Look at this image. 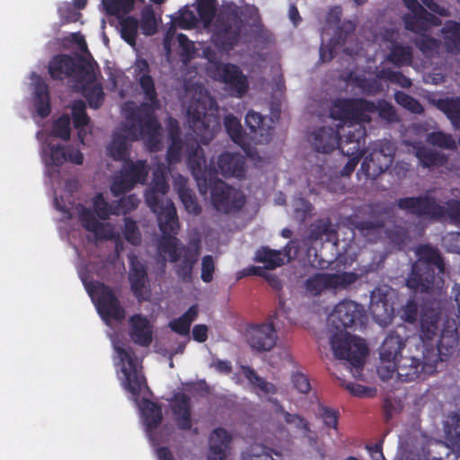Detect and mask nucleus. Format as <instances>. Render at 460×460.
I'll return each instance as SVG.
<instances>
[{
  "instance_id": "1",
  "label": "nucleus",
  "mask_w": 460,
  "mask_h": 460,
  "mask_svg": "<svg viewBox=\"0 0 460 460\" xmlns=\"http://www.w3.org/2000/svg\"><path fill=\"white\" fill-rule=\"evenodd\" d=\"M438 315L434 310L421 312L419 323L420 344L417 349L422 357L414 356L411 359L404 358L399 363L400 352L403 340L397 333H390L380 348V365L378 374L382 379L393 377L394 373L401 377L412 379L420 374L429 375L434 371L433 363L437 360L436 350L440 358L451 355L457 347V327L455 320L447 319L438 336Z\"/></svg>"
},
{
  "instance_id": "2",
  "label": "nucleus",
  "mask_w": 460,
  "mask_h": 460,
  "mask_svg": "<svg viewBox=\"0 0 460 460\" xmlns=\"http://www.w3.org/2000/svg\"><path fill=\"white\" fill-rule=\"evenodd\" d=\"M111 339L117 377L123 389L137 402L141 424L154 446L158 447L159 438H164V431L160 428L163 420L162 408L146 398L148 389L139 358L133 355L130 347L121 341L118 335L111 336Z\"/></svg>"
},
{
  "instance_id": "3",
  "label": "nucleus",
  "mask_w": 460,
  "mask_h": 460,
  "mask_svg": "<svg viewBox=\"0 0 460 460\" xmlns=\"http://www.w3.org/2000/svg\"><path fill=\"white\" fill-rule=\"evenodd\" d=\"M164 167H158L154 172V180L146 193L147 206L157 214L158 223L163 233L159 241L158 252L161 257L176 263V272L180 278H189L196 261L199 250L178 247L174 237L178 228L176 211L173 204L164 199L168 186L164 181Z\"/></svg>"
},
{
  "instance_id": "4",
  "label": "nucleus",
  "mask_w": 460,
  "mask_h": 460,
  "mask_svg": "<svg viewBox=\"0 0 460 460\" xmlns=\"http://www.w3.org/2000/svg\"><path fill=\"white\" fill-rule=\"evenodd\" d=\"M241 28L236 22L223 24L213 35V45L217 48V51L211 49V47H207L203 50V56L209 63V75L215 80L224 82L230 91L238 95L246 91V78L236 66L229 64L223 65L218 61L222 58L223 53L232 49L241 41Z\"/></svg>"
},
{
  "instance_id": "5",
  "label": "nucleus",
  "mask_w": 460,
  "mask_h": 460,
  "mask_svg": "<svg viewBox=\"0 0 460 460\" xmlns=\"http://www.w3.org/2000/svg\"><path fill=\"white\" fill-rule=\"evenodd\" d=\"M188 95L194 101L187 108L188 123L196 137L203 144L208 143L219 128V119L214 102L206 90H188Z\"/></svg>"
},
{
  "instance_id": "6",
  "label": "nucleus",
  "mask_w": 460,
  "mask_h": 460,
  "mask_svg": "<svg viewBox=\"0 0 460 460\" xmlns=\"http://www.w3.org/2000/svg\"><path fill=\"white\" fill-rule=\"evenodd\" d=\"M330 117L333 121H337V130L341 128L344 130L345 128L354 127V123L350 124L348 119L340 120L332 118V111ZM356 134L351 135V130L348 131V136L344 140L339 141L341 133L334 131L332 128H321L312 134V144L318 152L329 153L340 146L341 151L348 156L358 158L362 155L361 139L365 135V131L360 125L356 128Z\"/></svg>"
},
{
  "instance_id": "7",
  "label": "nucleus",
  "mask_w": 460,
  "mask_h": 460,
  "mask_svg": "<svg viewBox=\"0 0 460 460\" xmlns=\"http://www.w3.org/2000/svg\"><path fill=\"white\" fill-rule=\"evenodd\" d=\"M376 112L387 120H392L394 118L393 108L385 102H379L376 107L373 103L361 100H339L332 107V118L340 120L348 119L350 124L353 121L356 127L361 122L369 121Z\"/></svg>"
},
{
  "instance_id": "8",
  "label": "nucleus",
  "mask_w": 460,
  "mask_h": 460,
  "mask_svg": "<svg viewBox=\"0 0 460 460\" xmlns=\"http://www.w3.org/2000/svg\"><path fill=\"white\" fill-rule=\"evenodd\" d=\"M330 346L335 358L348 361L354 369L352 375L359 376V367L363 365L367 353V345L360 337L351 334L348 330L331 331Z\"/></svg>"
},
{
  "instance_id": "9",
  "label": "nucleus",
  "mask_w": 460,
  "mask_h": 460,
  "mask_svg": "<svg viewBox=\"0 0 460 460\" xmlns=\"http://www.w3.org/2000/svg\"><path fill=\"white\" fill-rule=\"evenodd\" d=\"M198 21L194 13L188 6L181 9L178 14L171 16V28L167 31L164 38V48L169 56L177 52L184 62L192 58L195 53L194 43L189 40L184 34H176L175 28L178 26L189 30L194 28Z\"/></svg>"
},
{
  "instance_id": "10",
  "label": "nucleus",
  "mask_w": 460,
  "mask_h": 460,
  "mask_svg": "<svg viewBox=\"0 0 460 460\" xmlns=\"http://www.w3.org/2000/svg\"><path fill=\"white\" fill-rule=\"evenodd\" d=\"M418 255L420 259L412 269L407 286L415 291H424L435 281V269L438 272L443 271V263L438 252L429 246L419 248Z\"/></svg>"
},
{
  "instance_id": "11",
  "label": "nucleus",
  "mask_w": 460,
  "mask_h": 460,
  "mask_svg": "<svg viewBox=\"0 0 460 460\" xmlns=\"http://www.w3.org/2000/svg\"><path fill=\"white\" fill-rule=\"evenodd\" d=\"M73 77L76 82L75 87L88 100L90 107L98 108L102 104L103 93L97 81L96 63L88 56L84 57L76 71L74 72Z\"/></svg>"
},
{
  "instance_id": "12",
  "label": "nucleus",
  "mask_w": 460,
  "mask_h": 460,
  "mask_svg": "<svg viewBox=\"0 0 460 460\" xmlns=\"http://www.w3.org/2000/svg\"><path fill=\"white\" fill-rule=\"evenodd\" d=\"M55 207L63 213V218L76 216L83 227L95 241L106 240L114 237V230L111 225L99 222L92 214L90 208L84 205L71 207V202L61 204L58 198H55Z\"/></svg>"
},
{
  "instance_id": "13",
  "label": "nucleus",
  "mask_w": 460,
  "mask_h": 460,
  "mask_svg": "<svg viewBox=\"0 0 460 460\" xmlns=\"http://www.w3.org/2000/svg\"><path fill=\"white\" fill-rule=\"evenodd\" d=\"M81 279L99 314L108 325L112 320L120 321L124 318V310L107 287L100 283L90 282L83 275H81Z\"/></svg>"
},
{
  "instance_id": "14",
  "label": "nucleus",
  "mask_w": 460,
  "mask_h": 460,
  "mask_svg": "<svg viewBox=\"0 0 460 460\" xmlns=\"http://www.w3.org/2000/svg\"><path fill=\"white\" fill-rule=\"evenodd\" d=\"M138 2L143 3L144 0H102V5L106 13L119 18L120 36L132 47L136 45L138 22L132 16L120 18V15L131 12Z\"/></svg>"
},
{
  "instance_id": "15",
  "label": "nucleus",
  "mask_w": 460,
  "mask_h": 460,
  "mask_svg": "<svg viewBox=\"0 0 460 460\" xmlns=\"http://www.w3.org/2000/svg\"><path fill=\"white\" fill-rule=\"evenodd\" d=\"M37 137L44 141L42 147V160L45 165L50 169L58 167L65 162L69 161L75 164H81L84 161L83 154L75 149L66 152L65 149L53 143L52 136H45L43 133H38Z\"/></svg>"
},
{
  "instance_id": "16",
  "label": "nucleus",
  "mask_w": 460,
  "mask_h": 460,
  "mask_svg": "<svg viewBox=\"0 0 460 460\" xmlns=\"http://www.w3.org/2000/svg\"><path fill=\"white\" fill-rule=\"evenodd\" d=\"M399 206L402 208L410 209L413 213L427 214L431 217H446L447 215L451 219L460 223V201L448 203L447 212L428 199H403L400 200Z\"/></svg>"
},
{
  "instance_id": "17",
  "label": "nucleus",
  "mask_w": 460,
  "mask_h": 460,
  "mask_svg": "<svg viewBox=\"0 0 460 460\" xmlns=\"http://www.w3.org/2000/svg\"><path fill=\"white\" fill-rule=\"evenodd\" d=\"M210 181L211 202L217 210L231 212L243 204V196L236 190L230 189L222 181Z\"/></svg>"
},
{
  "instance_id": "18",
  "label": "nucleus",
  "mask_w": 460,
  "mask_h": 460,
  "mask_svg": "<svg viewBox=\"0 0 460 460\" xmlns=\"http://www.w3.org/2000/svg\"><path fill=\"white\" fill-rule=\"evenodd\" d=\"M394 296V291L388 288H378L372 292L370 310L380 325H386L394 315V306L390 305Z\"/></svg>"
},
{
  "instance_id": "19",
  "label": "nucleus",
  "mask_w": 460,
  "mask_h": 460,
  "mask_svg": "<svg viewBox=\"0 0 460 460\" xmlns=\"http://www.w3.org/2000/svg\"><path fill=\"white\" fill-rule=\"evenodd\" d=\"M146 174V165L142 161L125 165L124 172L117 176L111 185V192L119 196L131 190L137 182H141Z\"/></svg>"
},
{
  "instance_id": "20",
  "label": "nucleus",
  "mask_w": 460,
  "mask_h": 460,
  "mask_svg": "<svg viewBox=\"0 0 460 460\" xmlns=\"http://www.w3.org/2000/svg\"><path fill=\"white\" fill-rule=\"evenodd\" d=\"M361 315V308L352 301L340 303L330 315V321L332 324V331L347 330L351 327Z\"/></svg>"
},
{
  "instance_id": "21",
  "label": "nucleus",
  "mask_w": 460,
  "mask_h": 460,
  "mask_svg": "<svg viewBox=\"0 0 460 460\" xmlns=\"http://www.w3.org/2000/svg\"><path fill=\"white\" fill-rule=\"evenodd\" d=\"M31 95L30 104L40 118H45L50 112V102L48 87L42 78L36 75L31 76Z\"/></svg>"
},
{
  "instance_id": "22",
  "label": "nucleus",
  "mask_w": 460,
  "mask_h": 460,
  "mask_svg": "<svg viewBox=\"0 0 460 460\" xmlns=\"http://www.w3.org/2000/svg\"><path fill=\"white\" fill-rule=\"evenodd\" d=\"M275 325L264 323L260 326L252 327L248 332L247 340L250 346L256 350H270L277 341Z\"/></svg>"
},
{
  "instance_id": "23",
  "label": "nucleus",
  "mask_w": 460,
  "mask_h": 460,
  "mask_svg": "<svg viewBox=\"0 0 460 460\" xmlns=\"http://www.w3.org/2000/svg\"><path fill=\"white\" fill-rule=\"evenodd\" d=\"M405 5L411 13L405 16V26L408 30L419 31H426L431 24H438V19L433 14L423 10L416 0H403Z\"/></svg>"
},
{
  "instance_id": "24",
  "label": "nucleus",
  "mask_w": 460,
  "mask_h": 460,
  "mask_svg": "<svg viewBox=\"0 0 460 460\" xmlns=\"http://www.w3.org/2000/svg\"><path fill=\"white\" fill-rule=\"evenodd\" d=\"M128 333L135 343L147 347L153 341L154 326L146 317L135 314L129 319Z\"/></svg>"
},
{
  "instance_id": "25",
  "label": "nucleus",
  "mask_w": 460,
  "mask_h": 460,
  "mask_svg": "<svg viewBox=\"0 0 460 460\" xmlns=\"http://www.w3.org/2000/svg\"><path fill=\"white\" fill-rule=\"evenodd\" d=\"M129 261L131 266L129 280L132 290L139 299H147L150 296V291L146 286V277L144 266L134 256H130Z\"/></svg>"
},
{
  "instance_id": "26",
  "label": "nucleus",
  "mask_w": 460,
  "mask_h": 460,
  "mask_svg": "<svg viewBox=\"0 0 460 460\" xmlns=\"http://www.w3.org/2000/svg\"><path fill=\"white\" fill-rule=\"evenodd\" d=\"M186 152L188 153V159L190 167L192 170V173L197 180L198 186L199 188L200 192L204 193V187L207 185V176L210 177V171L202 170V158L199 155L200 149L199 147L194 145L190 139H188L186 143Z\"/></svg>"
},
{
  "instance_id": "27",
  "label": "nucleus",
  "mask_w": 460,
  "mask_h": 460,
  "mask_svg": "<svg viewBox=\"0 0 460 460\" xmlns=\"http://www.w3.org/2000/svg\"><path fill=\"white\" fill-rule=\"evenodd\" d=\"M293 244H288L284 252L269 248H261L256 252L255 261L265 265L266 269L272 270L290 261Z\"/></svg>"
},
{
  "instance_id": "28",
  "label": "nucleus",
  "mask_w": 460,
  "mask_h": 460,
  "mask_svg": "<svg viewBox=\"0 0 460 460\" xmlns=\"http://www.w3.org/2000/svg\"><path fill=\"white\" fill-rule=\"evenodd\" d=\"M172 418L178 428L189 429L191 428V417L189 402L185 395L176 394L171 402Z\"/></svg>"
},
{
  "instance_id": "29",
  "label": "nucleus",
  "mask_w": 460,
  "mask_h": 460,
  "mask_svg": "<svg viewBox=\"0 0 460 460\" xmlns=\"http://www.w3.org/2000/svg\"><path fill=\"white\" fill-rule=\"evenodd\" d=\"M135 138H137V135L131 130L124 129L123 132H116L107 147L108 155L115 160L124 159L128 152V141Z\"/></svg>"
},
{
  "instance_id": "30",
  "label": "nucleus",
  "mask_w": 460,
  "mask_h": 460,
  "mask_svg": "<svg viewBox=\"0 0 460 460\" xmlns=\"http://www.w3.org/2000/svg\"><path fill=\"white\" fill-rule=\"evenodd\" d=\"M243 378L247 380L248 384L252 386L254 391L261 397L270 396L276 392V387L272 384L267 383L257 376L250 368L242 367L236 377V381L243 382Z\"/></svg>"
},
{
  "instance_id": "31",
  "label": "nucleus",
  "mask_w": 460,
  "mask_h": 460,
  "mask_svg": "<svg viewBox=\"0 0 460 460\" xmlns=\"http://www.w3.org/2000/svg\"><path fill=\"white\" fill-rule=\"evenodd\" d=\"M148 65L146 61L138 59L137 60L134 70L135 72H138L137 75V78L139 80L140 85L145 93L146 98L150 103L146 102L144 107L150 106L153 107L155 104V93L154 88L153 80L150 76L146 74L147 70Z\"/></svg>"
},
{
  "instance_id": "32",
  "label": "nucleus",
  "mask_w": 460,
  "mask_h": 460,
  "mask_svg": "<svg viewBox=\"0 0 460 460\" xmlns=\"http://www.w3.org/2000/svg\"><path fill=\"white\" fill-rule=\"evenodd\" d=\"M218 170L225 176L242 177L244 172L243 157L230 154L221 155L218 159Z\"/></svg>"
},
{
  "instance_id": "33",
  "label": "nucleus",
  "mask_w": 460,
  "mask_h": 460,
  "mask_svg": "<svg viewBox=\"0 0 460 460\" xmlns=\"http://www.w3.org/2000/svg\"><path fill=\"white\" fill-rule=\"evenodd\" d=\"M72 114L74 118V125L78 129V137L81 143L84 145L86 135L91 133L89 118L84 112V103L81 101L75 102L72 106Z\"/></svg>"
},
{
  "instance_id": "34",
  "label": "nucleus",
  "mask_w": 460,
  "mask_h": 460,
  "mask_svg": "<svg viewBox=\"0 0 460 460\" xmlns=\"http://www.w3.org/2000/svg\"><path fill=\"white\" fill-rule=\"evenodd\" d=\"M75 66L74 60L66 56H57L49 65V73L54 79H63L68 76Z\"/></svg>"
},
{
  "instance_id": "35",
  "label": "nucleus",
  "mask_w": 460,
  "mask_h": 460,
  "mask_svg": "<svg viewBox=\"0 0 460 460\" xmlns=\"http://www.w3.org/2000/svg\"><path fill=\"white\" fill-rule=\"evenodd\" d=\"M444 47L450 52H460V24L448 22L442 30Z\"/></svg>"
},
{
  "instance_id": "36",
  "label": "nucleus",
  "mask_w": 460,
  "mask_h": 460,
  "mask_svg": "<svg viewBox=\"0 0 460 460\" xmlns=\"http://www.w3.org/2000/svg\"><path fill=\"white\" fill-rule=\"evenodd\" d=\"M199 312V310L198 305L190 306L182 316L172 321L170 323V327L172 331L179 334H188L190 326L191 323L197 318Z\"/></svg>"
},
{
  "instance_id": "37",
  "label": "nucleus",
  "mask_w": 460,
  "mask_h": 460,
  "mask_svg": "<svg viewBox=\"0 0 460 460\" xmlns=\"http://www.w3.org/2000/svg\"><path fill=\"white\" fill-rule=\"evenodd\" d=\"M232 435L222 428L215 429L208 438V450L228 451Z\"/></svg>"
},
{
  "instance_id": "38",
  "label": "nucleus",
  "mask_w": 460,
  "mask_h": 460,
  "mask_svg": "<svg viewBox=\"0 0 460 460\" xmlns=\"http://www.w3.org/2000/svg\"><path fill=\"white\" fill-rule=\"evenodd\" d=\"M433 102L454 124L460 122V99H434Z\"/></svg>"
},
{
  "instance_id": "39",
  "label": "nucleus",
  "mask_w": 460,
  "mask_h": 460,
  "mask_svg": "<svg viewBox=\"0 0 460 460\" xmlns=\"http://www.w3.org/2000/svg\"><path fill=\"white\" fill-rule=\"evenodd\" d=\"M391 163L392 158L390 154H384L382 150L380 152H375L371 161L369 163H364L363 166L366 167L368 175L374 176L376 173L388 168Z\"/></svg>"
},
{
  "instance_id": "40",
  "label": "nucleus",
  "mask_w": 460,
  "mask_h": 460,
  "mask_svg": "<svg viewBox=\"0 0 460 460\" xmlns=\"http://www.w3.org/2000/svg\"><path fill=\"white\" fill-rule=\"evenodd\" d=\"M140 136L149 148H158L157 144L159 142L160 134L158 132L156 121L153 118L148 117L146 119L144 123V128L141 129Z\"/></svg>"
},
{
  "instance_id": "41",
  "label": "nucleus",
  "mask_w": 460,
  "mask_h": 460,
  "mask_svg": "<svg viewBox=\"0 0 460 460\" xmlns=\"http://www.w3.org/2000/svg\"><path fill=\"white\" fill-rule=\"evenodd\" d=\"M185 180L182 177L175 179V187L179 193L180 199L185 207V209L188 213L197 214L199 210V206L194 200L190 190L185 188Z\"/></svg>"
},
{
  "instance_id": "42",
  "label": "nucleus",
  "mask_w": 460,
  "mask_h": 460,
  "mask_svg": "<svg viewBox=\"0 0 460 460\" xmlns=\"http://www.w3.org/2000/svg\"><path fill=\"white\" fill-rule=\"evenodd\" d=\"M161 22V17H156L153 10L146 7L141 13L140 30L145 35H153L157 31Z\"/></svg>"
},
{
  "instance_id": "43",
  "label": "nucleus",
  "mask_w": 460,
  "mask_h": 460,
  "mask_svg": "<svg viewBox=\"0 0 460 460\" xmlns=\"http://www.w3.org/2000/svg\"><path fill=\"white\" fill-rule=\"evenodd\" d=\"M199 21L208 27L216 14V0H196Z\"/></svg>"
},
{
  "instance_id": "44",
  "label": "nucleus",
  "mask_w": 460,
  "mask_h": 460,
  "mask_svg": "<svg viewBox=\"0 0 460 460\" xmlns=\"http://www.w3.org/2000/svg\"><path fill=\"white\" fill-rule=\"evenodd\" d=\"M329 273L316 274L306 282V289L312 295L320 294L325 289L331 288Z\"/></svg>"
},
{
  "instance_id": "45",
  "label": "nucleus",
  "mask_w": 460,
  "mask_h": 460,
  "mask_svg": "<svg viewBox=\"0 0 460 460\" xmlns=\"http://www.w3.org/2000/svg\"><path fill=\"white\" fill-rule=\"evenodd\" d=\"M246 125L251 128L252 132L259 131L261 142H267L269 140V129L264 128L262 119L260 114L250 111L247 113L245 118Z\"/></svg>"
},
{
  "instance_id": "46",
  "label": "nucleus",
  "mask_w": 460,
  "mask_h": 460,
  "mask_svg": "<svg viewBox=\"0 0 460 460\" xmlns=\"http://www.w3.org/2000/svg\"><path fill=\"white\" fill-rule=\"evenodd\" d=\"M283 416L287 423L294 425L296 428L302 430L304 437L311 446L316 447V438L314 434L308 430L307 424L302 418L287 412L283 413Z\"/></svg>"
},
{
  "instance_id": "47",
  "label": "nucleus",
  "mask_w": 460,
  "mask_h": 460,
  "mask_svg": "<svg viewBox=\"0 0 460 460\" xmlns=\"http://www.w3.org/2000/svg\"><path fill=\"white\" fill-rule=\"evenodd\" d=\"M91 206L93 207L94 213L97 217L105 220L110 215L115 213L112 208L104 200L102 194H96L91 200Z\"/></svg>"
},
{
  "instance_id": "48",
  "label": "nucleus",
  "mask_w": 460,
  "mask_h": 460,
  "mask_svg": "<svg viewBox=\"0 0 460 460\" xmlns=\"http://www.w3.org/2000/svg\"><path fill=\"white\" fill-rule=\"evenodd\" d=\"M356 279L357 275L352 272H338L336 274H330L331 288H344L354 283Z\"/></svg>"
},
{
  "instance_id": "49",
  "label": "nucleus",
  "mask_w": 460,
  "mask_h": 460,
  "mask_svg": "<svg viewBox=\"0 0 460 460\" xmlns=\"http://www.w3.org/2000/svg\"><path fill=\"white\" fill-rule=\"evenodd\" d=\"M225 124L231 138L238 145H243L240 121L233 116H227Z\"/></svg>"
},
{
  "instance_id": "50",
  "label": "nucleus",
  "mask_w": 460,
  "mask_h": 460,
  "mask_svg": "<svg viewBox=\"0 0 460 460\" xmlns=\"http://www.w3.org/2000/svg\"><path fill=\"white\" fill-rule=\"evenodd\" d=\"M177 123L174 120L169 121V130L172 139V145L168 150V159L170 162L176 161L179 159V151L182 149L180 141L176 136Z\"/></svg>"
},
{
  "instance_id": "51",
  "label": "nucleus",
  "mask_w": 460,
  "mask_h": 460,
  "mask_svg": "<svg viewBox=\"0 0 460 460\" xmlns=\"http://www.w3.org/2000/svg\"><path fill=\"white\" fill-rule=\"evenodd\" d=\"M70 120L67 116H62L57 119L53 125L52 136L62 139H67L70 137Z\"/></svg>"
},
{
  "instance_id": "52",
  "label": "nucleus",
  "mask_w": 460,
  "mask_h": 460,
  "mask_svg": "<svg viewBox=\"0 0 460 460\" xmlns=\"http://www.w3.org/2000/svg\"><path fill=\"white\" fill-rule=\"evenodd\" d=\"M244 460H274L269 449L260 444L252 445L246 452Z\"/></svg>"
},
{
  "instance_id": "53",
  "label": "nucleus",
  "mask_w": 460,
  "mask_h": 460,
  "mask_svg": "<svg viewBox=\"0 0 460 460\" xmlns=\"http://www.w3.org/2000/svg\"><path fill=\"white\" fill-rule=\"evenodd\" d=\"M389 58L395 64H406L411 59V52L409 49L393 43Z\"/></svg>"
},
{
  "instance_id": "54",
  "label": "nucleus",
  "mask_w": 460,
  "mask_h": 460,
  "mask_svg": "<svg viewBox=\"0 0 460 460\" xmlns=\"http://www.w3.org/2000/svg\"><path fill=\"white\" fill-rule=\"evenodd\" d=\"M395 100L401 106L406 108L407 110L414 113H419L422 110L421 106L416 100L412 99L411 97L408 96L403 93H396Z\"/></svg>"
},
{
  "instance_id": "55",
  "label": "nucleus",
  "mask_w": 460,
  "mask_h": 460,
  "mask_svg": "<svg viewBox=\"0 0 460 460\" xmlns=\"http://www.w3.org/2000/svg\"><path fill=\"white\" fill-rule=\"evenodd\" d=\"M215 270V262L211 256L208 255L202 258L201 261V279L204 282H210L213 279Z\"/></svg>"
},
{
  "instance_id": "56",
  "label": "nucleus",
  "mask_w": 460,
  "mask_h": 460,
  "mask_svg": "<svg viewBox=\"0 0 460 460\" xmlns=\"http://www.w3.org/2000/svg\"><path fill=\"white\" fill-rule=\"evenodd\" d=\"M428 141L434 145L440 147H446L449 148L452 147L455 144V142L452 140V138L441 132H436L432 133L428 137Z\"/></svg>"
},
{
  "instance_id": "57",
  "label": "nucleus",
  "mask_w": 460,
  "mask_h": 460,
  "mask_svg": "<svg viewBox=\"0 0 460 460\" xmlns=\"http://www.w3.org/2000/svg\"><path fill=\"white\" fill-rule=\"evenodd\" d=\"M416 156L425 166L437 165L441 162V158L432 153H427L425 150L417 149Z\"/></svg>"
},
{
  "instance_id": "58",
  "label": "nucleus",
  "mask_w": 460,
  "mask_h": 460,
  "mask_svg": "<svg viewBox=\"0 0 460 460\" xmlns=\"http://www.w3.org/2000/svg\"><path fill=\"white\" fill-rule=\"evenodd\" d=\"M124 235L132 244H137L140 242V235L134 222L126 220Z\"/></svg>"
},
{
  "instance_id": "59",
  "label": "nucleus",
  "mask_w": 460,
  "mask_h": 460,
  "mask_svg": "<svg viewBox=\"0 0 460 460\" xmlns=\"http://www.w3.org/2000/svg\"><path fill=\"white\" fill-rule=\"evenodd\" d=\"M294 386L302 394H305L310 390V384L307 377L303 374H296L292 379Z\"/></svg>"
},
{
  "instance_id": "60",
  "label": "nucleus",
  "mask_w": 460,
  "mask_h": 460,
  "mask_svg": "<svg viewBox=\"0 0 460 460\" xmlns=\"http://www.w3.org/2000/svg\"><path fill=\"white\" fill-rule=\"evenodd\" d=\"M58 12L61 18L64 19V21L66 22H75L81 16L80 13L70 10L67 4H64L62 6H60Z\"/></svg>"
},
{
  "instance_id": "61",
  "label": "nucleus",
  "mask_w": 460,
  "mask_h": 460,
  "mask_svg": "<svg viewBox=\"0 0 460 460\" xmlns=\"http://www.w3.org/2000/svg\"><path fill=\"white\" fill-rule=\"evenodd\" d=\"M138 202V199L134 195L125 197L119 201V210L122 213L130 211L131 209H134L137 206Z\"/></svg>"
},
{
  "instance_id": "62",
  "label": "nucleus",
  "mask_w": 460,
  "mask_h": 460,
  "mask_svg": "<svg viewBox=\"0 0 460 460\" xmlns=\"http://www.w3.org/2000/svg\"><path fill=\"white\" fill-rule=\"evenodd\" d=\"M322 418L324 424L329 427L335 429L337 425V412L331 409H323L322 411Z\"/></svg>"
},
{
  "instance_id": "63",
  "label": "nucleus",
  "mask_w": 460,
  "mask_h": 460,
  "mask_svg": "<svg viewBox=\"0 0 460 460\" xmlns=\"http://www.w3.org/2000/svg\"><path fill=\"white\" fill-rule=\"evenodd\" d=\"M71 47H75L78 51L87 54V47L84 37L78 33L70 35Z\"/></svg>"
},
{
  "instance_id": "64",
  "label": "nucleus",
  "mask_w": 460,
  "mask_h": 460,
  "mask_svg": "<svg viewBox=\"0 0 460 460\" xmlns=\"http://www.w3.org/2000/svg\"><path fill=\"white\" fill-rule=\"evenodd\" d=\"M193 339L198 342H204L208 338V327L205 324H197L192 329Z\"/></svg>"
}]
</instances>
